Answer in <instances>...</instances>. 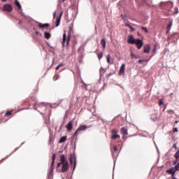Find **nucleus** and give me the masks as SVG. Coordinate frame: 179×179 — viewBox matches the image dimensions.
Instances as JSON below:
<instances>
[{
	"mask_svg": "<svg viewBox=\"0 0 179 179\" xmlns=\"http://www.w3.org/2000/svg\"><path fill=\"white\" fill-rule=\"evenodd\" d=\"M38 27H40V29H44L45 27H50V24H41L39 23L38 24Z\"/></svg>",
	"mask_w": 179,
	"mask_h": 179,
	"instance_id": "obj_14",
	"label": "nucleus"
},
{
	"mask_svg": "<svg viewBox=\"0 0 179 179\" xmlns=\"http://www.w3.org/2000/svg\"><path fill=\"white\" fill-rule=\"evenodd\" d=\"M61 164H62V163H61V162L57 163V167H59L61 166Z\"/></svg>",
	"mask_w": 179,
	"mask_h": 179,
	"instance_id": "obj_41",
	"label": "nucleus"
},
{
	"mask_svg": "<svg viewBox=\"0 0 179 179\" xmlns=\"http://www.w3.org/2000/svg\"><path fill=\"white\" fill-rule=\"evenodd\" d=\"M66 0H62V2H64V1H65Z\"/></svg>",
	"mask_w": 179,
	"mask_h": 179,
	"instance_id": "obj_49",
	"label": "nucleus"
},
{
	"mask_svg": "<svg viewBox=\"0 0 179 179\" xmlns=\"http://www.w3.org/2000/svg\"><path fill=\"white\" fill-rule=\"evenodd\" d=\"M12 115V111H7L6 113H5V116L6 117H9Z\"/></svg>",
	"mask_w": 179,
	"mask_h": 179,
	"instance_id": "obj_27",
	"label": "nucleus"
},
{
	"mask_svg": "<svg viewBox=\"0 0 179 179\" xmlns=\"http://www.w3.org/2000/svg\"><path fill=\"white\" fill-rule=\"evenodd\" d=\"M125 73V64H122L120 66V71H119V74L120 75H124Z\"/></svg>",
	"mask_w": 179,
	"mask_h": 179,
	"instance_id": "obj_12",
	"label": "nucleus"
},
{
	"mask_svg": "<svg viewBox=\"0 0 179 179\" xmlns=\"http://www.w3.org/2000/svg\"><path fill=\"white\" fill-rule=\"evenodd\" d=\"M173 148H174L175 149H177V144L174 143L173 145Z\"/></svg>",
	"mask_w": 179,
	"mask_h": 179,
	"instance_id": "obj_40",
	"label": "nucleus"
},
{
	"mask_svg": "<svg viewBox=\"0 0 179 179\" xmlns=\"http://www.w3.org/2000/svg\"><path fill=\"white\" fill-rule=\"evenodd\" d=\"M131 59H138V58H139V56L134 54V52H131Z\"/></svg>",
	"mask_w": 179,
	"mask_h": 179,
	"instance_id": "obj_17",
	"label": "nucleus"
},
{
	"mask_svg": "<svg viewBox=\"0 0 179 179\" xmlns=\"http://www.w3.org/2000/svg\"><path fill=\"white\" fill-rule=\"evenodd\" d=\"M178 122V120L175 121V124H177Z\"/></svg>",
	"mask_w": 179,
	"mask_h": 179,
	"instance_id": "obj_48",
	"label": "nucleus"
},
{
	"mask_svg": "<svg viewBox=\"0 0 179 179\" xmlns=\"http://www.w3.org/2000/svg\"><path fill=\"white\" fill-rule=\"evenodd\" d=\"M127 43L129 44H136L138 50H141L143 47V41L141 39H135L133 35H129L127 37Z\"/></svg>",
	"mask_w": 179,
	"mask_h": 179,
	"instance_id": "obj_1",
	"label": "nucleus"
},
{
	"mask_svg": "<svg viewBox=\"0 0 179 179\" xmlns=\"http://www.w3.org/2000/svg\"><path fill=\"white\" fill-rule=\"evenodd\" d=\"M77 100H79V97H77Z\"/></svg>",
	"mask_w": 179,
	"mask_h": 179,
	"instance_id": "obj_50",
	"label": "nucleus"
},
{
	"mask_svg": "<svg viewBox=\"0 0 179 179\" xmlns=\"http://www.w3.org/2000/svg\"><path fill=\"white\" fill-rule=\"evenodd\" d=\"M174 157L176 159V162H179V150L176 152Z\"/></svg>",
	"mask_w": 179,
	"mask_h": 179,
	"instance_id": "obj_21",
	"label": "nucleus"
},
{
	"mask_svg": "<svg viewBox=\"0 0 179 179\" xmlns=\"http://www.w3.org/2000/svg\"><path fill=\"white\" fill-rule=\"evenodd\" d=\"M164 103L162 101H159V106H163Z\"/></svg>",
	"mask_w": 179,
	"mask_h": 179,
	"instance_id": "obj_39",
	"label": "nucleus"
},
{
	"mask_svg": "<svg viewBox=\"0 0 179 179\" xmlns=\"http://www.w3.org/2000/svg\"><path fill=\"white\" fill-rule=\"evenodd\" d=\"M97 55H98L99 59H101L103 58V52L98 53Z\"/></svg>",
	"mask_w": 179,
	"mask_h": 179,
	"instance_id": "obj_29",
	"label": "nucleus"
},
{
	"mask_svg": "<svg viewBox=\"0 0 179 179\" xmlns=\"http://www.w3.org/2000/svg\"><path fill=\"white\" fill-rule=\"evenodd\" d=\"M57 16V11H55L54 13H53V19H55Z\"/></svg>",
	"mask_w": 179,
	"mask_h": 179,
	"instance_id": "obj_37",
	"label": "nucleus"
},
{
	"mask_svg": "<svg viewBox=\"0 0 179 179\" xmlns=\"http://www.w3.org/2000/svg\"><path fill=\"white\" fill-rule=\"evenodd\" d=\"M66 128L68 132H71V131H72L73 129V121L69 122V123L66 126Z\"/></svg>",
	"mask_w": 179,
	"mask_h": 179,
	"instance_id": "obj_7",
	"label": "nucleus"
},
{
	"mask_svg": "<svg viewBox=\"0 0 179 179\" xmlns=\"http://www.w3.org/2000/svg\"><path fill=\"white\" fill-rule=\"evenodd\" d=\"M76 167V161L74 162V166H73V171H75Z\"/></svg>",
	"mask_w": 179,
	"mask_h": 179,
	"instance_id": "obj_38",
	"label": "nucleus"
},
{
	"mask_svg": "<svg viewBox=\"0 0 179 179\" xmlns=\"http://www.w3.org/2000/svg\"><path fill=\"white\" fill-rule=\"evenodd\" d=\"M171 26H173V22H170V24H168V26H167V29H168L167 33H169V31H170V30L171 29Z\"/></svg>",
	"mask_w": 179,
	"mask_h": 179,
	"instance_id": "obj_25",
	"label": "nucleus"
},
{
	"mask_svg": "<svg viewBox=\"0 0 179 179\" xmlns=\"http://www.w3.org/2000/svg\"><path fill=\"white\" fill-rule=\"evenodd\" d=\"M3 10L4 12L10 13V12H12V10H13V8H12V6L10 4H5L3 6Z\"/></svg>",
	"mask_w": 179,
	"mask_h": 179,
	"instance_id": "obj_6",
	"label": "nucleus"
},
{
	"mask_svg": "<svg viewBox=\"0 0 179 179\" xmlns=\"http://www.w3.org/2000/svg\"><path fill=\"white\" fill-rule=\"evenodd\" d=\"M63 14H64V12L62 11L60 13L59 16L56 18V27H58V26H59V24L61 23V17H62Z\"/></svg>",
	"mask_w": 179,
	"mask_h": 179,
	"instance_id": "obj_9",
	"label": "nucleus"
},
{
	"mask_svg": "<svg viewBox=\"0 0 179 179\" xmlns=\"http://www.w3.org/2000/svg\"><path fill=\"white\" fill-rule=\"evenodd\" d=\"M143 52L145 54H149L150 52V45L146 44L144 45Z\"/></svg>",
	"mask_w": 179,
	"mask_h": 179,
	"instance_id": "obj_10",
	"label": "nucleus"
},
{
	"mask_svg": "<svg viewBox=\"0 0 179 179\" xmlns=\"http://www.w3.org/2000/svg\"><path fill=\"white\" fill-rule=\"evenodd\" d=\"M149 61V59H139L138 60V64H142L144 66L147 65V64L145 63V64H143V62H148Z\"/></svg>",
	"mask_w": 179,
	"mask_h": 179,
	"instance_id": "obj_15",
	"label": "nucleus"
},
{
	"mask_svg": "<svg viewBox=\"0 0 179 179\" xmlns=\"http://www.w3.org/2000/svg\"><path fill=\"white\" fill-rule=\"evenodd\" d=\"M178 8L175 7L174 8L173 15H178Z\"/></svg>",
	"mask_w": 179,
	"mask_h": 179,
	"instance_id": "obj_28",
	"label": "nucleus"
},
{
	"mask_svg": "<svg viewBox=\"0 0 179 179\" xmlns=\"http://www.w3.org/2000/svg\"><path fill=\"white\" fill-rule=\"evenodd\" d=\"M122 138L124 139V136H122Z\"/></svg>",
	"mask_w": 179,
	"mask_h": 179,
	"instance_id": "obj_51",
	"label": "nucleus"
},
{
	"mask_svg": "<svg viewBox=\"0 0 179 179\" xmlns=\"http://www.w3.org/2000/svg\"><path fill=\"white\" fill-rule=\"evenodd\" d=\"M121 136L118 134V130L117 129H114L112 130V141H115V139H120Z\"/></svg>",
	"mask_w": 179,
	"mask_h": 179,
	"instance_id": "obj_5",
	"label": "nucleus"
},
{
	"mask_svg": "<svg viewBox=\"0 0 179 179\" xmlns=\"http://www.w3.org/2000/svg\"><path fill=\"white\" fill-rule=\"evenodd\" d=\"M101 44L102 45L103 50H106V39L105 38H102L101 40Z\"/></svg>",
	"mask_w": 179,
	"mask_h": 179,
	"instance_id": "obj_16",
	"label": "nucleus"
},
{
	"mask_svg": "<svg viewBox=\"0 0 179 179\" xmlns=\"http://www.w3.org/2000/svg\"><path fill=\"white\" fill-rule=\"evenodd\" d=\"M151 120H152V121H154V122H156V121H157V117H151Z\"/></svg>",
	"mask_w": 179,
	"mask_h": 179,
	"instance_id": "obj_35",
	"label": "nucleus"
},
{
	"mask_svg": "<svg viewBox=\"0 0 179 179\" xmlns=\"http://www.w3.org/2000/svg\"><path fill=\"white\" fill-rule=\"evenodd\" d=\"M87 128H89V127H87V125H80L73 134L72 138L75 139L76 137L77 138L78 134H79V132H80V131H86Z\"/></svg>",
	"mask_w": 179,
	"mask_h": 179,
	"instance_id": "obj_4",
	"label": "nucleus"
},
{
	"mask_svg": "<svg viewBox=\"0 0 179 179\" xmlns=\"http://www.w3.org/2000/svg\"><path fill=\"white\" fill-rule=\"evenodd\" d=\"M56 155L55 154H53L52 155V164L50 165V171H54V163L55 162V157H56Z\"/></svg>",
	"mask_w": 179,
	"mask_h": 179,
	"instance_id": "obj_11",
	"label": "nucleus"
},
{
	"mask_svg": "<svg viewBox=\"0 0 179 179\" xmlns=\"http://www.w3.org/2000/svg\"><path fill=\"white\" fill-rule=\"evenodd\" d=\"M177 162H178V161H177V159H176L175 161H173V164H178Z\"/></svg>",
	"mask_w": 179,
	"mask_h": 179,
	"instance_id": "obj_42",
	"label": "nucleus"
},
{
	"mask_svg": "<svg viewBox=\"0 0 179 179\" xmlns=\"http://www.w3.org/2000/svg\"><path fill=\"white\" fill-rule=\"evenodd\" d=\"M173 132H178V129L177 127L173 128Z\"/></svg>",
	"mask_w": 179,
	"mask_h": 179,
	"instance_id": "obj_36",
	"label": "nucleus"
},
{
	"mask_svg": "<svg viewBox=\"0 0 179 179\" xmlns=\"http://www.w3.org/2000/svg\"><path fill=\"white\" fill-rule=\"evenodd\" d=\"M110 59H111V56L110 55H108L106 57V61L108 64H111V61Z\"/></svg>",
	"mask_w": 179,
	"mask_h": 179,
	"instance_id": "obj_22",
	"label": "nucleus"
},
{
	"mask_svg": "<svg viewBox=\"0 0 179 179\" xmlns=\"http://www.w3.org/2000/svg\"><path fill=\"white\" fill-rule=\"evenodd\" d=\"M126 26H127V27H129V26H131V24H129V23H126Z\"/></svg>",
	"mask_w": 179,
	"mask_h": 179,
	"instance_id": "obj_44",
	"label": "nucleus"
},
{
	"mask_svg": "<svg viewBox=\"0 0 179 179\" xmlns=\"http://www.w3.org/2000/svg\"><path fill=\"white\" fill-rule=\"evenodd\" d=\"M141 29H143L145 33H149V31H148V29L146 27H142Z\"/></svg>",
	"mask_w": 179,
	"mask_h": 179,
	"instance_id": "obj_33",
	"label": "nucleus"
},
{
	"mask_svg": "<svg viewBox=\"0 0 179 179\" xmlns=\"http://www.w3.org/2000/svg\"><path fill=\"white\" fill-rule=\"evenodd\" d=\"M35 33H36V34H37V35H39V34H40V32H38V31H36Z\"/></svg>",
	"mask_w": 179,
	"mask_h": 179,
	"instance_id": "obj_45",
	"label": "nucleus"
},
{
	"mask_svg": "<svg viewBox=\"0 0 179 179\" xmlns=\"http://www.w3.org/2000/svg\"><path fill=\"white\" fill-rule=\"evenodd\" d=\"M15 5L18 8V9H22V6L20 5V3L17 1V0H15Z\"/></svg>",
	"mask_w": 179,
	"mask_h": 179,
	"instance_id": "obj_20",
	"label": "nucleus"
},
{
	"mask_svg": "<svg viewBox=\"0 0 179 179\" xmlns=\"http://www.w3.org/2000/svg\"><path fill=\"white\" fill-rule=\"evenodd\" d=\"M69 162H70L71 164H72L73 163V157H72V155H71V157L69 158Z\"/></svg>",
	"mask_w": 179,
	"mask_h": 179,
	"instance_id": "obj_32",
	"label": "nucleus"
},
{
	"mask_svg": "<svg viewBox=\"0 0 179 179\" xmlns=\"http://www.w3.org/2000/svg\"><path fill=\"white\" fill-rule=\"evenodd\" d=\"M65 141H66V136L61 137L59 141V143H64V142H65Z\"/></svg>",
	"mask_w": 179,
	"mask_h": 179,
	"instance_id": "obj_18",
	"label": "nucleus"
},
{
	"mask_svg": "<svg viewBox=\"0 0 179 179\" xmlns=\"http://www.w3.org/2000/svg\"><path fill=\"white\" fill-rule=\"evenodd\" d=\"M166 173H167V174H171V177H174L176 176V169H174V167H172L168 170H166Z\"/></svg>",
	"mask_w": 179,
	"mask_h": 179,
	"instance_id": "obj_8",
	"label": "nucleus"
},
{
	"mask_svg": "<svg viewBox=\"0 0 179 179\" xmlns=\"http://www.w3.org/2000/svg\"><path fill=\"white\" fill-rule=\"evenodd\" d=\"M61 66H64V64H63V63H60V64L56 67V71H58V69H59V68H61Z\"/></svg>",
	"mask_w": 179,
	"mask_h": 179,
	"instance_id": "obj_30",
	"label": "nucleus"
},
{
	"mask_svg": "<svg viewBox=\"0 0 179 179\" xmlns=\"http://www.w3.org/2000/svg\"><path fill=\"white\" fill-rule=\"evenodd\" d=\"M60 162L62 163V173H66L68 170H69V164L68 163V161L66 160V158L65 157L64 155H61L60 157Z\"/></svg>",
	"mask_w": 179,
	"mask_h": 179,
	"instance_id": "obj_3",
	"label": "nucleus"
},
{
	"mask_svg": "<svg viewBox=\"0 0 179 179\" xmlns=\"http://www.w3.org/2000/svg\"><path fill=\"white\" fill-rule=\"evenodd\" d=\"M59 79V75L58 73H55V75L53 77V80H58Z\"/></svg>",
	"mask_w": 179,
	"mask_h": 179,
	"instance_id": "obj_23",
	"label": "nucleus"
},
{
	"mask_svg": "<svg viewBox=\"0 0 179 179\" xmlns=\"http://www.w3.org/2000/svg\"><path fill=\"white\" fill-rule=\"evenodd\" d=\"M84 89H87V87H86V85H84Z\"/></svg>",
	"mask_w": 179,
	"mask_h": 179,
	"instance_id": "obj_47",
	"label": "nucleus"
},
{
	"mask_svg": "<svg viewBox=\"0 0 179 179\" xmlns=\"http://www.w3.org/2000/svg\"><path fill=\"white\" fill-rule=\"evenodd\" d=\"M7 0H1V2H6Z\"/></svg>",
	"mask_w": 179,
	"mask_h": 179,
	"instance_id": "obj_46",
	"label": "nucleus"
},
{
	"mask_svg": "<svg viewBox=\"0 0 179 179\" xmlns=\"http://www.w3.org/2000/svg\"><path fill=\"white\" fill-rule=\"evenodd\" d=\"M129 29H130L131 30V31H135V29L134 27H132V26H129Z\"/></svg>",
	"mask_w": 179,
	"mask_h": 179,
	"instance_id": "obj_34",
	"label": "nucleus"
},
{
	"mask_svg": "<svg viewBox=\"0 0 179 179\" xmlns=\"http://www.w3.org/2000/svg\"><path fill=\"white\" fill-rule=\"evenodd\" d=\"M72 33H73V25H71L69 27V31L67 38H66V33L63 34V41H62L63 47L65 46V43H66V45L69 44V41H71V36H72Z\"/></svg>",
	"mask_w": 179,
	"mask_h": 179,
	"instance_id": "obj_2",
	"label": "nucleus"
},
{
	"mask_svg": "<svg viewBox=\"0 0 179 179\" xmlns=\"http://www.w3.org/2000/svg\"><path fill=\"white\" fill-rule=\"evenodd\" d=\"M121 133L124 136H126V135H128V129H127V127H122L121 129Z\"/></svg>",
	"mask_w": 179,
	"mask_h": 179,
	"instance_id": "obj_13",
	"label": "nucleus"
},
{
	"mask_svg": "<svg viewBox=\"0 0 179 179\" xmlns=\"http://www.w3.org/2000/svg\"><path fill=\"white\" fill-rule=\"evenodd\" d=\"M39 107H44L45 108H47V103H39Z\"/></svg>",
	"mask_w": 179,
	"mask_h": 179,
	"instance_id": "obj_26",
	"label": "nucleus"
},
{
	"mask_svg": "<svg viewBox=\"0 0 179 179\" xmlns=\"http://www.w3.org/2000/svg\"><path fill=\"white\" fill-rule=\"evenodd\" d=\"M173 169L176 170V171H178V170H179V163H178V164L175 166V167H174Z\"/></svg>",
	"mask_w": 179,
	"mask_h": 179,
	"instance_id": "obj_31",
	"label": "nucleus"
},
{
	"mask_svg": "<svg viewBox=\"0 0 179 179\" xmlns=\"http://www.w3.org/2000/svg\"><path fill=\"white\" fill-rule=\"evenodd\" d=\"M115 152H118V148H117V145H114L113 149H112V153H115Z\"/></svg>",
	"mask_w": 179,
	"mask_h": 179,
	"instance_id": "obj_24",
	"label": "nucleus"
},
{
	"mask_svg": "<svg viewBox=\"0 0 179 179\" xmlns=\"http://www.w3.org/2000/svg\"><path fill=\"white\" fill-rule=\"evenodd\" d=\"M167 3H163V2H162L161 5H167Z\"/></svg>",
	"mask_w": 179,
	"mask_h": 179,
	"instance_id": "obj_43",
	"label": "nucleus"
},
{
	"mask_svg": "<svg viewBox=\"0 0 179 179\" xmlns=\"http://www.w3.org/2000/svg\"><path fill=\"white\" fill-rule=\"evenodd\" d=\"M44 36H45V38H47V40L51 38V34L48 32H44Z\"/></svg>",
	"mask_w": 179,
	"mask_h": 179,
	"instance_id": "obj_19",
	"label": "nucleus"
}]
</instances>
